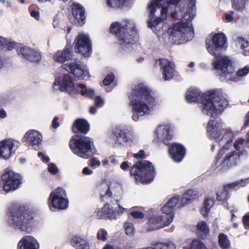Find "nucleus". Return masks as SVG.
<instances>
[{
	"mask_svg": "<svg viewBox=\"0 0 249 249\" xmlns=\"http://www.w3.org/2000/svg\"><path fill=\"white\" fill-rule=\"evenodd\" d=\"M131 107L132 119L138 121L139 117L150 114L151 109L157 105V98L152 91L144 84L140 83L135 85L128 94Z\"/></svg>",
	"mask_w": 249,
	"mask_h": 249,
	"instance_id": "nucleus-1",
	"label": "nucleus"
},
{
	"mask_svg": "<svg viewBox=\"0 0 249 249\" xmlns=\"http://www.w3.org/2000/svg\"><path fill=\"white\" fill-rule=\"evenodd\" d=\"M227 37L222 32L215 33L211 38L205 40L207 50L214 56L212 65L214 69L219 72L220 75L223 76H227L234 71L231 60L222 54V52L226 50L227 47Z\"/></svg>",
	"mask_w": 249,
	"mask_h": 249,
	"instance_id": "nucleus-2",
	"label": "nucleus"
},
{
	"mask_svg": "<svg viewBox=\"0 0 249 249\" xmlns=\"http://www.w3.org/2000/svg\"><path fill=\"white\" fill-rule=\"evenodd\" d=\"M8 222L16 230L27 233L32 232L37 223L35 211L23 205H15L9 208Z\"/></svg>",
	"mask_w": 249,
	"mask_h": 249,
	"instance_id": "nucleus-3",
	"label": "nucleus"
},
{
	"mask_svg": "<svg viewBox=\"0 0 249 249\" xmlns=\"http://www.w3.org/2000/svg\"><path fill=\"white\" fill-rule=\"evenodd\" d=\"M202 112L211 117H217L229 105V101L217 89L206 91L202 95Z\"/></svg>",
	"mask_w": 249,
	"mask_h": 249,
	"instance_id": "nucleus-4",
	"label": "nucleus"
},
{
	"mask_svg": "<svg viewBox=\"0 0 249 249\" xmlns=\"http://www.w3.org/2000/svg\"><path fill=\"white\" fill-rule=\"evenodd\" d=\"M162 133L160 138L163 143L168 145V153L171 159L176 162H181L186 155V149L183 145L178 143H173L169 144V142L172 139L170 134V126L168 125H159L158 128L155 131L158 140H159L158 132L161 127Z\"/></svg>",
	"mask_w": 249,
	"mask_h": 249,
	"instance_id": "nucleus-5",
	"label": "nucleus"
},
{
	"mask_svg": "<svg viewBox=\"0 0 249 249\" xmlns=\"http://www.w3.org/2000/svg\"><path fill=\"white\" fill-rule=\"evenodd\" d=\"M130 174L137 182L148 184L153 180L156 173L152 163L144 160L137 161L131 168Z\"/></svg>",
	"mask_w": 249,
	"mask_h": 249,
	"instance_id": "nucleus-6",
	"label": "nucleus"
},
{
	"mask_svg": "<svg viewBox=\"0 0 249 249\" xmlns=\"http://www.w3.org/2000/svg\"><path fill=\"white\" fill-rule=\"evenodd\" d=\"M110 33L114 35L118 43L122 47H126L138 37V32L135 27L129 28L127 25H123L121 23L115 22L109 28Z\"/></svg>",
	"mask_w": 249,
	"mask_h": 249,
	"instance_id": "nucleus-7",
	"label": "nucleus"
},
{
	"mask_svg": "<svg viewBox=\"0 0 249 249\" xmlns=\"http://www.w3.org/2000/svg\"><path fill=\"white\" fill-rule=\"evenodd\" d=\"M207 132L211 139H214L220 142L225 140L226 143L219 150L218 153L223 156L225 151L229 149L232 141L233 135L231 132L220 127V123L215 120H210L208 123Z\"/></svg>",
	"mask_w": 249,
	"mask_h": 249,
	"instance_id": "nucleus-8",
	"label": "nucleus"
},
{
	"mask_svg": "<svg viewBox=\"0 0 249 249\" xmlns=\"http://www.w3.org/2000/svg\"><path fill=\"white\" fill-rule=\"evenodd\" d=\"M69 146L74 153L84 159L92 157L96 152L93 142L89 137L76 136L70 140Z\"/></svg>",
	"mask_w": 249,
	"mask_h": 249,
	"instance_id": "nucleus-9",
	"label": "nucleus"
},
{
	"mask_svg": "<svg viewBox=\"0 0 249 249\" xmlns=\"http://www.w3.org/2000/svg\"><path fill=\"white\" fill-rule=\"evenodd\" d=\"M3 190L6 193L14 191L22 183V177L18 173L6 169L1 177Z\"/></svg>",
	"mask_w": 249,
	"mask_h": 249,
	"instance_id": "nucleus-10",
	"label": "nucleus"
},
{
	"mask_svg": "<svg viewBox=\"0 0 249 249\" xmlns=\"http://www.w3.org/2000/svg\"><path fill=\"white\" fill-rule=\"evenodd\" d=\"M66 197V191L61 187H58L52 191L48 199V204L50 208L58 210L66 209L69 205V200Z\"/></svg>",
	"mask_w": 249,
	"mask_h": 249,
	"instance_id": "nucleus-11",
	"label": "nucleus"
},
{
	"mask_svg": "<svg viewBox=\"0 0 249 249\" xmlns=\"http://www.w3.org/2000/svg\"><path fill=\"white\" fill-rule=\"evenodd\" d=\"M74 49L76 53H81L85 57H89L92 53V44L88 35L80 33L75 37Z\"/></svg>",
	"mask_w": 249,
	"mask_h": 249,
	"instance_id": "nucleus-12",
	"label": "nucleus"
},
{
	"mask_svg": "<svg viewBox=\"0 0 249 249\" xmlns=\"http://www.w3.org/2000/svg\"><path fill=\"white\" fill-rule=\"evenodd\" d=\"M20 142L12 139L0 141V158L8 159L19 146Z\"/></svg>",
	"mask_w": 249,
	"mask_h": 249,
	"instance_id": "nucleus-13",
	"label": "nucleus"
},
{
	"mask_svg": "<svg viewBox=\"0 0 249 249\" xmlns=\"http://www.w3.org/2000/svg\"><path fill=\"white\" fill-rule=\"evenodd\" d=\"M54 85L59 86L61 91L66 92L71 95H74L78 93L71 76L68 74H64L62 77L56 78Z\"/></svg>",
	"mask_w": 249,
	"mask_h": 249,
	"instance_id": "nucleus-14",
	"label": "nucleus"
},
{
	"mask_svg": "<svg viewBox=\"0 0 249 249\" xmlns=\"http://www.w3.org/2000/svg\"><path fill=\"white\" fill-rule=\"evenodd\" d=\"M158 63L164 80L166 81L171 79L175 75V67L174 63L167 59L159 58L156 60L154 66L156 67Z\"/></svg>",
	"mask_w": 249,
	"mask_h": 249,
	"instance_id": "nucleus-15",
	"label": "nucleus"
},
{
	"mask_svg": "<svg viewBox=\"0 0 249 249\" xmlns=\"http://www.w3.org/2000/svg\"><path fill=\"white\" fill-rule=\"evenodd\" d=\"M179 196H174L169 199L166 204L161 208L162 213L166 214V225H170L174 217V208L179 201Z\"/></svg>",
	"mask_w": 249,
	"mask_h": 249,
	"instance_id": "nucleus-16",
	"label": "nucleus"
},
{
	"mask_svg": "<svg viewBox=\"0 0 249 249\" xmlns=\"http://www.w3.org/2000/svg\"><path fill=\"white\" fill-rule=\"evenodd\" d=\"M62 67L69 73L72 74L75 77L81 79H84L88 73L87 71L84 69L81 64L76 62L63 64Z\"/></svg>",
	"mask_w": 249,
	"mask_h": 249,
	"instance_id": "nucleus-17",
	"label": "nucleus"
},
{
	"mask_svg": "<svg viewBox=\"0 0 249 249\" xmlns=\"http://www.w3.org/2000/svg\"><path fill=\"white\" fill-rule=\"evenodd\" d=\"M72 16L76 20L75 24L77 26H82L86 22L85 9L80 3H73L71 5Z\"/></svg>",
	"mask_w": 249,
	"mask_h": 249,
	"instance_id": "nucleus-18",
	"label": "nucleus"
},
{
	"mask_svg": "<svg viewBox=\"0 0 249 249\" xmlns=\"http://www.w3.org/2000/svg\"><path fill=\"white\" fill-rule=\"evenodd\" d=\"M73 57V52L71 46L66 45L63 50H58L53 56L55 62L63 63L66 61L71 60Z\"/></svg>",
	"mask_w": 249,
	"mask_h": 249,
	"instance_id": "nucleus-19",
	"label": "nucleus"
},
{
	"mask_svg": "<svg viewBox=\"0 0 249 249\" xmlns=\"http://www.w3.org/2000/svg\"><path fill=\"white\" fill-rule=\"evenodd\" d=\"M236 183L224 184L216 193V200L219 202H224L230 197V193L236 187Z\"/></svg>",
	"mask_w": 249,
	"mask_h": 249,
	"instance_id": "nucleus-20",
	"label": "nucleus"
},
{
	"mask_svg": "<svg viewBox=\"0 0 249 249\" xmlns=\"http://www.w3.org/2000/svg\"><path fill=\"white\" fill-rule=\"evenodd\" d=\"M37 240L31 235L23 236L18 243L17 249H39Z\"/></svg>",
	"mask_w": 249,
	"mask_h": 249,
	"instance_id": "nucleus-21",
	"label": "nucleus"
},
{
	"mask_svg": "<svg viewBox=\"0 0 249 249\" xmlns=\"http://www.w3.org/2000/svg\"><path fill=\"white\" fill-rule=\"evenodd\" d=\"M167 220L164 216H153L149 218L147 222V230L152 231L163 228L166 225Z\"/></svg>",
	"mask_w": 249,
	"mask_h": 249,
	"instance_id": "nucleus-22",
	"label": "nucleus"
},
{
	"mask_svg": "<svg viewBox=\"0 0 249 249\" xmlns=\"http://www.w3.org/2000/svg\"><path fill=\"white\" fill-rule=\"evenodd\" d=\"M20 52L26 60L32 62L37 63L42 59L40 53L29 47L25 46L22 47L20 50Z\"/></svg>",
	"mask_w": 249,
	"mask_h": 249,
	"instance_id": "nucleus-23",
	"label": "nucleus"
},
{
	"mask_svg": "<svg viewBox=\"0 0 249 249\" xmlns=\"http://www.w3.org/2000/svg\"><path fill=\"white\" fill-rule=\"evenodd\" d=\"M22 142H25L27 146L39 147L41 144V140L36 131L30 130L27 132L22 139Z\"/></svg>",
	"mask_w": 249,
	"mask_h": 249,
	"instance_id": "nucleus-24",
	"label": "nucleus"
},
{
	"mask_svg": "<svg viewBox=\"0 0 249 249\" xmlns=\"http://www.w3.org/2000/svg\"><path fill=\"white\" fill-rule=\"evenodd\" d=\"M73 133L86 134L90 129V125L88 121L84 119H77L73 123L72 127Z\"/></svg>",
	"mask_w": 249,
	"mask_h": 249,
	"instance_id": "nucleus-25",
	"label": "nucleus"
},
{
	"mask_svg": "<svg viewBox=\"0 0 249 249\" xmlns=\"http://www.w3.org/2000/svg\"><path fill=\"white\" fill-rule=\"evenodd\" d=\"M98 219H116V212L109 207L108 203L104 204L103 207L97 211Z\"/></svg>",
	"mask_w": 249,
	"mask_h": 249,
	"instance_id": "nucleus-26",
	"label": "nucleus"
},
{
	"mask_svg": "<svg viewBox=\"0 0 249 249\" xmlns=\"http://www.w3.org/2000/svg\"><path fill=\"white\" fill-rule=\"evenodd\" d=\"M106 187H103L102 189L107 188V190L104 194H100V200L101 201H104L105 197H113V194L117 193L120 189L119 184L115 181L106 182Z\"/></svg>",
	"mask_w": 249,
	"mask_h": 249,
	"instance_id": "nucleus-27",
	"label": "nucleus"
},
{
	"mask_svg": "<svg viewBox=\"0 0 249 249\" xmlns=\"http://www.w3.org/2000/svg\"><path fill=\"white\" fill-rule=\"evenodd\" d=\"M187 29H188L189 31L193 30L192 27L189 26L187 22L180 21L173 24L172 27L168 29V33L171 36H175L177 32H182L183 31L186 30Z\"/></svg>",
	"mask_w": 249,
	"mask_h": 249,
	"instance_id": "nucleus-28",
	"label": "nucleus"
},
{
	"mask_svg": "<svg viewBox=\"0 0 249 249\" xmlns=\"http://www.w3.org/2000/svg\"><path fill=\"white\" fill-rule=\"evenodd\" d=\"M163 0H153L149 5L148 8L150 11L151 15H153L156 11L157 7H160V3ZM181 0H166V2L168 5H174L177 7L180 2Z\"/></svg>",
	"mask_w": 249,
	"mask_h": 249,
	"instance_id": "nucleus-29",
	"label": "nucleus"
},
{
	"mask_svg": "<svg viewBox=\"0 0 249 249\" xmlns=\"http://www.w3.org/2000/svg\"><path fill=\"white\" fill-rule=\"evenodd\" d=\"M209 232V227L206 222L201 221L197 223L196 225V234L199 238L204 239Z\"/></svg>",
	"mask_w": 249,
	"mask_h": 249,
	"instance_id": "nucleus-30",
	"label": "nucleus"
},
{
	"mask_svg": "<svg viewBox=\"0 0 249 249\" xmlns=\"http://www.w3.org/2000/svg\"><path fill=\"white\" fill-rule=\"evenodd\" d=\"M70 243L75 249H89V245L87 241L77 235L72 236Z\"/></svg>",
	"mask_w": 249,
	"mask_h": 249,
	"instance_id": "nucleus-31",
	"label": "nucleus"
},
{
	"mask_svg": "<svg viewBox=\"0 0 249 249\" xmlns=\"http://www.w3.org/2000/svg\"><path fill=\"white\" fill-rule=\"evenodd\" d=\"M240 155V152L236 153L235 151H232L226 155L222 163L228 167L235 165Z\"/></svg>",
	"mask_w": 249,
	"mask_h": 249,
	"instance_id": "nucleus-32",
	"label": "nucleus"
},
{
	"mask_svg": "<svg viewBox=\"0 0 249 249\" xmlns=\"http://www.w3.org/2000/svg\"><path fill=\"white\" fill-rule=\"evenodd\" d=\"M201 96V92L196 89H191L187 90L185 98L187 102L191 103L196 102Z\"/></svg>",
	"mask_w": 249,
	"mask_h": 249,
	"instance_id": "nucleus-33",
	"label": "nucleus"
},
{
	"mask_svg": "<svg viewBox=\"0 0 249 249\" xmlns=\"http://www.w3.org/2000/svg\"><path fill=\"white\" fill-rule=\"evenodd\" d=\"M199 194L197 191L194 189L188 190L183 195L182 202L186 204L190 201L197 198Z\"/></svg>",
	"mask_w": 249,
	"mask_h": 249,
	"instance_id": "nucleus-34",
	"label": "nucleus"
},
{
	"mask_svg": "<svg viewBox=\"0 0 249 249\" xmlns=\"http://www.w3.org/2000/svg\"><path fill=\"white\" fill-rule=\"evenodd\" d=\"M215 203L214 198H205L203 202V206L200 210V213L204 216H206L208 215L211 208L213 206Z\"/></svg>",
	"mask_w": 249,
	"mask_h": 249,
	"instance_id": "nucleus-35",
	"label": "nucleus"
},
{
	"mask_svg": "<svg viewBox=\"0 0 249 249\" xmlns=\"http://www.w3.org/2000/svg\"><path fill=\"white\" fill-rule=\"evenodd\" d=\"M114 133L116 137V142L119 144H122L123 142H128V138L124 130L116 128Z\"/></svg>",
	"mask_w": 249,
	"mask_h": 249,
	"instance_id": "nucleus-36",
	"label": "nucleus"
},
{
	"mask_svg": "<svg viewBox=\"0 0 249 249\" xmlns=\"http://www.w3.org/2000/svg\"><path fill=\"white\" fill-rule=\"evenodd\" d=\"M108 7L119 9L124 6L127 0H106Z\"/></svg>",
	"mask_w": 249,
	"mask_h": 249,
	"instance_id": "nucleus-37",
	"label": "nucleus"
},
{
	"mask_svg": "<svg viewBox=\"0 0 249 249\" xmlns=\"http://www.w3.org/2000/svg\"><path fill=\"white\" fill-rule=\"evenodd\" d=\"M218 244L222 249H228L231 246L230 240L228 239L227 236L223 233L219 234Z\"/></svg>",
	"mask_w": 249,
	"mask_h": 249,
	"instance_id": "nucleus-38",
	"label": "nucleus"
},
{
	"mask_svg": "<svg viewBox=\"0 0 249 249\" xmlns=\"http://www.w3.org/2000/svg\"><path fill=\"white\" fill-rule=\"evenodd\" d=\"M28 10L30 16L37 20L40 19L39 8L36 4H32L29 6Z\"/></svg>",
	"mask_w": 249,
	"mask_h": 249,
	"instance_id": "nucleus-39",
	"label": "nucleus"
},
{
	"mask_svg": "<svg viewBox=\"0 0 249 249\" xmlns=\"http://www.w3.org/2000/svg\"><path fill=\"white\" fill-rule=\"evenodd\" d=\"M77 86L81 88L80 94L82 96L86 95L90 98H92L94 95V91L92 89H87L85 84L79 83Z\"/></svg>",
	"mask_w": 249,
	"mask_h": 249,
	"instance_id": "nucleus-40",
	"label": "nucleus"
},
{
	"mask_svg": "<svg viewBox=\"0 0 249 249\" xmlns=\"http://www.w3.org/2000/svg\"><path fill=\"white\" fill-rule=\"evenodd\" d=\"M232 7L236 11L242 12L245 9L246 2L248 0H231Z\"/></svg>",
	"mask_w": 249,
	"mask_h": 249,
	"instance_id": "nucleus-41",
	"label": "nucleus"
},
{
	"mask_svg": "<svg viewBox=\"0 0 249 249\" xmlns=\"http://www.w3.org/2000/svg\"><path fill=\"white\" fill-rule=\"evenodd\" d=\"M153 15H151L150 12V20L147 21V26L148 28L152 29L154 27H157L163 19L161 17H158L154 19Z\"/></svg>",
	"mask_w": 249,
	"mask_h": 249,
	"instance_id": "nucleus-42",
	"label": "nucleus"
},
{
	"mask_svg": "<svg viewBox=\"0 0 249 249\" xmlns=\"http://www.w3.org/2000/svg\"><path fill=\"white\" fill-rule=\"evenodd\" d=\"M189 249H207L205 245L197 239L194 240L191 243Z\"/></svg>",
	"mask_w": 249,
	"mask_h": 249,
	"instance_id": "nucleus-43",
	"label": "nucleus"
},
{
	"mask_svg": "<svg viewBox=\"0 0 249 249\" xmlns=\"http://www.w3.org/2000/svg\"><path fill=\"white\" fill-rule=\"evenodd\" d=\"M157 249H175V245L172 242L158 243L155 245Z\"/></svg>",
	"mask_w": 249,
	"mask_h": 249,
	"instance_id": "nucleus-44",
	"label": "nucleus"
},
{
	"mask_svg": "<svg viewBox=\"0 0 249 249\" xmlns=\"http://www.w3.org/2000/svg\"><path fill=\"white\" fill-rule=\"evenodd\" d=\"M124 227L127 235H131L134 234V228L132 223L126 221L124 223Z\"/></svg>",
	"mask_w": 249,
	"mask_h": 249,
	"instance_id": "nucleus-45",
	"label": "nucleus"
},
{
	"mask_svg": "<svg viewBox=\"0 0 249 249\" xmlns=\"http://www.w3.org/2000/svg\"><path fill=\"white\" fill-rule=\"evenodd\" d=\"M115 80L114 74L111 72L107 74L103 81V83L105 86L110 85Z\"/></svg>",
	"mask_w": 249,
	"mask_h": 249,
	"instance_id": "nucleus-46",
	"label": "nucleus"
},
{
	"mask_svg": "<svg viewBox=\"0 0 249 249\" xmlns=\"http://www.w3.org/2000/svg\"><path fill=\"white\" fill-rule=\"evenodd\" d=\"M107 232L104 229H100L97 233L98 240L105 241L107 239Z\"/></svg>",
	"mask_w": 249,
	"mask_h": 249,
	"instance_id": "nucleus-47",
	"label": "nucleus"
},
{
	"mask_svg": "<svg viewBox=\"0 0 249 249\" xmlns=\"http://www.w3.org/2000/svg\"><path fill=\"white\" fill-rule=\"evenodd\" d=\"M48 171L52 174L56 175L58 173V169L56 166L53 163H50L48 165Z\"/></svg>",
	"mask_w": 249,
	"mask_h": 249,
	"instance_id": "nucleus-48",
	"label": "nucleus"
},
{
	"mask_svg": "<svg viewBox=\"0 0 249 249\" xmlns=\"http://www.w3.org/2000/svg\"><path fill=\"white\" fill-rule=\"evenodd\" d=\"M249 72V68L248 67H245L243 69L239 70L236 72V75L238 77H242L247 75Z\"/></svg>",
	"mask_w": 249,
	"mask_h": 249,
	"instance_id": "nucleus-49",
	"label": "nucleus"
},
{
	"mask_svg": "<svg viewBox=\"0 0 249 249\" xmlns=\"http://www.w3.org/2000/svg\"><path fill=\"white\" fill-rule=\"evenodd\" d=\"M130 214L134 218H143L144 217V214L140 211H133L130 213Z\"/></svg>",
	"mask_w": 249,
	"mask_h": 249,
	"instance_id": "nucleus-50",
	"label": "nucleus"
},
{
	"mask_svg": "<svg viewBox=\"0 0 249 249\" xmlns=\"http://www.w3.org/2000/svg\"><path fill=\"white\" fill-rule=\"evenodd\" d=\"M237 41L239 43H241V48L242 49L246 48L249 46L248 41H245L242 37H237Z\"/></svg>",
	"mask_w": 249,
	"mask_h": 249,
	"instance_id": "nucleus-51",
	"label": "nucleus"
},
{
	"mask_svg": "<svg viewBox=\"0 0 249 249\" xmlns=\"http://www.w3.org/2000/svg\"><path fill=\"white\" fill-rule=\"evenodd\" d=\"M17 46V44L15 42H10L7 40L5 50L11 51Z\"/></svg>",
	"mask_w": 249,
	"mask_h": 249,
	"instance_id": "nucleus-52",
	"label": "nucleus"
},
{
	"mask_svg": "<svg viewBox=\"0 0 249 249\" xmlns=\"http://www.w3.org/2000/svg\"><path fill=\"white\" fill-rule=\"evenodd\" d=\"M160 8H161L160 12V17L164 20L166 18V15L168 10V6H162V4H161V6Z\"/></svg>",
	"mask_w": 249,
	"mask_h": 249,
	"instance_id": "nucleus-53",
	"label": "nucleus"
},
{
	"mask_svg": "<svg viewBox=\"0 0 249 249\" xmlns=\"http://www.w3.org/2000/svg\"><path fill=\"white\" fill-rule=\"evenodd\" d=\"M242 221L246 229L249 228V213L246 214L243 216Z\"/></svg>",
	"mask_w": 249,
	"mask_h": 249,
	"instance_id": "nucleus-54",
	"label": "nucleus"
},
{
	"mask_svg": "<svg viewBox=\"0 0 249 249\" xmlns=\"http://www.w3.org/2000/svg\"><path fill=\"white\" fill-rule=\"evenodd\" d=\"M133 157L136 159H143L145 158V152L143 150H140L138 153L133 154Z\"/></svg>",
	"mask_w": 249,
	"mask_h": 249,
	"instance_id": "nucleus-55",
	"label": "nucleus"
},
{
	"mask_svg": "<svg viewBox=\"0 0 249 249\" xmlns=\"http://www.w3.org/2000/svg\"><path fill=\"white\" fill-rule=\"evenodd\" d=\"M233 183H236V187H244L247 185L248 183V179H242L240 180L234 182Z\"/></svg>",
	"mask_w": 249,
	"mask_h": 249,
	"instance_id": "nucleus-56",
	"label": "nucleus"
},
{
	"mask_svg": "<svg viewBox=\"0 0 249 249\" xmlns=\"http://www.w3.org/2000/svg\"><path fill=\"white\" fill-rule=\"evenodd\" d=\"M233 14V11H230L229 13H226L225 14V18L227 22H231L233 20V18L232 16Z\"/></svg>",
	"mask_w": 249,
	"mask_h": 249,
	"instance_id": "nucleus-57",
	"label": "nucleus"
},
{
	"mask_svg": "<svg viewBox=\"0 0 249 249\" xmlns=\"http://www.w3.org/2000/svg\"><path fill=\"white\" fill-rule=\"evenodd\" d=\"M104 104V101L100 96H96L95 99V105L97 107H101Z\"/></svg>",
	"mask_w": 249,
	"mask_h": 249,
	"instance_id": "nucleus-58",
	"label": "nucleus"
},
{
	"mask_svg": "<svg viewBox=\"0 0 249 249\" xmlns=\"http://www.w3.org/2000/svg\"><path fill=\"white\" fill-rule=\"evenodd\" d=\"M7 40L5 38L0 37V50L5 49Z\"/></svg>",
	"mask_w": 249,
	"mask_h": 249,
	"instance_id": "nucleus-59",
	"label": "nucleus"
},
{
	"mask_svg": "<svg viewBox=\"0 0 249 249\" xmlns=\"http://www.w3.org/2000/svg\"><path fill=\"white\" fill-rule=\"evenodd\" d=\"M100 164V161L96 158H92L90 160V165L91 167L99 166Z\"/></svg>",
	"mask_w": 249,
	"mask_h": 249,
	"instance_id": "nucleus-60",
	"label": "nucleus"
},
{
	"mask_svg": "<svg viewBox=\"0 0 249 249\" xmlns=\"http://www.w3.org/2000/svg\"><path fill=\"white\" fill-rule=\"evenodd\" d=\"M38 156L40 158L42 161L44 162L47 163L50 161L49 157L45 156L42 152L38 153Z\"/></svg>",
	"mask_w": 249,
	"mask_h": 249,
	"instance_id": "nucleus-61",
	"label": "nucleus"
},
{
	"mask_svg": "<svg viewBox=\"0 0 249 249\" xmlns=\"http://www.w3.org/2000/svg\"><path fill=\"white\" fill-rule=\"evenodd\" d=\"M59 118L58 117L55 116L53 118L52 121V127L54 129L58 128L59 126V123L58 122Z\"/></svg>",
	"mask_w": 249,
	"mask_h": 249,
	"instance_id": "nucleus-62",
	"label": "nucleus"
},
{
	"mask_svg": "<svg viewBox=\"0 0 249 249\" xmlns=\"http://www.w3.org/2000/svg\"><path fill=\"white\" fill-rule=\"evenodd\" d=\"M249 126V111L246 114L245 116V119L244 125L243 126V128H246Z\"/></svg>",
	"mask_w": 249,
	"mask_h": 249,
	"instance_id": "nucleus-63",
	"label": "nucleus"
},
{
	"mask_svg": "<svg viewBox=\"0 0 249 249\" xmlns=\"http://www.w3.org/2000/svg\"><path fill=\"white\" fill-rule=\"evenodd\" d=\"M129 165L127 161H123L120 165L121 168L123 170H126L129 168Z\"/></svg>",
	"mask_w": 249,
	"mask_h": 249,
	"instance_id": "nucleus-64",
	"label": "nucleus"
}]
</instances>
